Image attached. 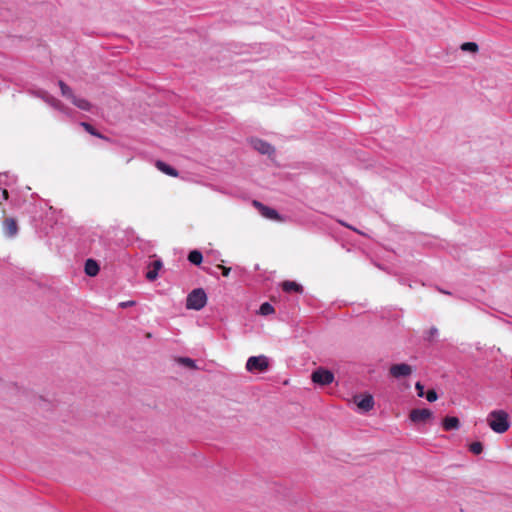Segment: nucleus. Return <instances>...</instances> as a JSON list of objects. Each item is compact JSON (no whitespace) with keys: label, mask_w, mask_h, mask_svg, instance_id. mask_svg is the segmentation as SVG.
<instances>
[{"label":"nucleus","mask_w":512,"mask_h":512,"mask_svg":"<svg viewBox=\"0 0 512 512\" xmlns=\"http://www.w3.org/2000/svg\"><path fill=\"white\" fill-rule=\"evenodd\" d=\"M489 427L496 433L502 434L510 427L508 414L503 410H494L487 416Z\"/></svg>","instance_id":"1"},{"label":"nucleus","mask_w":512,"mask_h":512,"mask_svg":"<svg viewBox=\"0 0 512 512\" xmlns=\"http://www.w3.org/2000/svg\"><path fill=\"white\" fill-rule=\"evenodd\" d=\"M207 303V295L201 288L192 290L186 299L187 309L201 310Z\"/></svg>","instance_id":"2"},{"label":"nucleus","mask_w":512,"mask_h":512,"mask_svg":"<svg viewBox=\"0 0 512 512\" xmlns=\"http://www.w3.org/2000/svg\"><path fill=\"white\" fill-rule=\"evenodd\" d=\"M270 360L265 355L251 356L247 359L246 370L251 373L266 372L269 369Z\"/></svg>","instance_id":"3"},{"label":"nucleus","mask_w":512,"mask_h":512,"mask_svg":"<svg viewBox=\"0 0 512 512\" xmlns=\"http://www.w3.org/2000/svg\"><path fill=\"white\" fill-rule=\"evenodd\" d=\"M59 86H60L62 95L67 97L68 99H70L71 102L76 107H78L79 109L84 110V111H90L92 109V105H91V103L89 101H87L84 98H80V97L75 96L72 93L70 87L67 86L64 82L59 81Z\"/></svg>","instance_id":"4"},{"label":"nucleus","mask_w":512,"mask_h":512,"mask_svg":"<svg viewBox=\"0 0 512 512\" xmlns=\"http://www.w3.org/2000/svg\"><path fill=\"white\" fill-rule=\"evenodd\" d=\"M433 418V412L426 408H417L410 411L409 419L415 423H427Z\"/></svg>","instance_id":"5"},{"label":"nucleus","mask_w":512,"mask_h":512,"mask_svg":"<svg viewBox=\"0 0 512 512\" xmlns=\"http://www.w3.org/2000/svg\"><path fill=\"white\" fill-rule=\"evenodd\" d=\"M312 381L319 385H328L334 381V374L326 369H317L312 373Z\"/></svg>","instance_id":"6"},{"label":"nucleus","mask_w":512,"mask_h":512,"mask_svg":"<svg viewBox=\"0 0 512 512\" xmlns=\"http://www.w3.org/2000/svg\"><path fill=\"white\" fill-rule=\"evenodd\" d=\"M34 94L35 96L41 98L45 103H47L51 107L61 111L62 113H68V110L60 103V101H58L56 98H54L47 92L39 90L36 91Z\"/></svg>","instance_id":"7"},{"label":"nucleus","mask_w":512,"mask_h":512,"mask_svg":"<svg viewBox=\"0 0 512 512\" xmlns=\"http://www.w3.org/2000/svg\"><path fill=\"white\" fill-rule=\"evenodd\" d=\"M390 375L394 378H402L411 375L412 367L406 363L394 364L389 369Z\"/></svg>","instance_id":"8"},{"label":"nucleus","mask_w":512,"mask_h":512,"mask_svg":"<svg viewBox=\"0 0 512 512\" xmlns=\"http://www.w3.org/2000/svg\"><path fill=\"white\" fill-rule=\"evenodd\" d=\"M253 204L255 207L258 208L259 212L261 213V215L264 218H267L270 220H275V221L281 220L279 213L275 209L267 207V206L263 205L262 203H260L259 201H254Z\"/></svg>","instance_id":"9"},{"label":"nucleus","mask_w":512,"mask_h":512,"mask_svg":"<svg viewBox=\"0 0 512 512\" xmlns=\"http://www.w3.org/2000/svg\"><path fill=\"white\" fill-rule=\"evenodd\" d=\"M355 403L358 408L363 412H368L374 407V399L371 395H366L364 397H355Z\"/></svg>","instance_id":"10"},{"label":"nucleus","mask_w":512,"mask_h":512,"mask_svg":"<svg viewBox=\"0 0 512 512\" xmlns=\"http://www.w3.org/2000/svg\"><path fill=\"white\" fill-rule=\"evenodd\" d=\"M251 143L254 149L261 154H271L273 152V147L261 139H253Z\"/></svg>","instance_id":"11"},{"label":"nucleus","mask_w":512,"mask_h":512,"mask_svg":"<svg viewBox=\"0 0 512 512\" xmlns=\"http://www.w3.org/2000/svg\"><path fill=\"white\" fill-rule=\"evenodd\" d=\"M14 178L10 176L8 173H0V189L2 190L3 199H8V191L6 189L7 186L14 182Z\"/></svg>","instance_id":"12"},{"label":"nucleus","mask_w":512,"mask_h":512,"mask_svg":"<svg viewBox=\"0 0 512 512\" xmlns=\"http://www.w3.org/2000/svg\"><path fill=\"white\" fill-rule=\"evenodd\" d=\"M445 431L457 430L460 427V421L457 417L447 416L442 422Z\"/></svg>","instance_id":"13"},{"label":"nucleus","mask_w":512,"mask_h":512,"mask_svg":"<svg viewBox=\"0 0 512 512\" xmlns=\"http://www.w3.org/2000/svg\"><path fill=\"white\" fill-rule=\"evenodd\" d=\"M161 260H155L151 263L149 271L146 273V278L149 281H154L158 277V272L162 268Z\"/></svg>","instance_id":"14"},{"label":"nucleus","mask_w":512,"mask_h":512,"mask_svg":"<svg viewBox=\"0 0 512 512\" xmlns=\"http://www.w3.org/2000/svg\"><path fill=\"white\" fill-rule=\"evenodd\" d=\"M18 228L14 219L9 218L4 221V233L9 237H13L17 234Z\"/></svg>","instance_id":"15"},{"label":"nucleus","mask_w":512,"mask_h":512,"mask_svg":"<svg viewBox=\"0 0 512 512\" xmlns=\"http://www.w3.org/2000/svg\"><path fill=\"white\" fill-rule=\"evenodd\" d=\"M84 270H85V273L88 275V276H96L99 272V265L97 264V262L93 259H88L86 260L85 262V267H84Z\"/></svg>","instance_id":"16"},{"label":"nucleus","mask_w":512,"mask_h":512,"mask_svg":"<svg viewBox=\"0 0 512 512\" xmlns=\"http://www.w3.org/2000/svg\"><path fill=\"white\" fill-rule=\"evenodd\" d=\"M156 167L163 173L169 175V176H177L178 173L176 171V169H174L173 167H171L170 165L166 164L165 162L163 161H157L156 162Z\"/></svg>","instance_id":"17"},{"label":"nucleus","mask_w":512,"mask_h":512,"mask_svg":"<svg viewBox=\"0 0 512 512\" xmlns=\"http://www.w3.org/2000/svg\"><path fill=\"white\" fill-rule=\"evenodd\" d=\"M282 288L285 292H297L301 293L303 291V288L300 284L294 282V281H285L282 284Z\"/></svg>","instance_id":"18"},{"label":"nucleus","mask_w":512,"mask_h":512,"mask_svg":"<svg viewBox=\"0 0 512 512\" xmlns=\"http://www.w3.org/2000/svg\"><path fill=\"white\" fill-rule=\"evenodd\" d=\"M188 260L194 265H200L203 260V256L198 250H193L189 253Z\"/></svg>","instance_id":"19"},{"label":"nucleus","mask_w":512,"mask_h":512,"mask_svg":"<svg viewBox=\"0 0 512 512\" xmlns=\"http://www.w3.org/2000/svg\"><path fill=\"white\" fill-rule=\"evenodd\" d=\"M274 312H275L274 307L268 302L261 304V306L259 308V314H261L263 316L271 315Z\"/></svg>","instance_id":"20"},{"label":"nucleus","mask_w":512,"mask_h":512,"mask_svg":"<svg viewBox=\"0 0 512 512\" xmlns=\"http://www.w3.org/2000/svg\"><path fill=\"white\" fill-rule=\"evenodd\" d=\"M178 362L190 369H195L196 368V363L193 359L191 358H188V357H180L178 359Z\"/></svg>","instance_id":"21"},{"label":"nucleus","mask_w":512,"mask_h":512,"mask_svg":"<svg viewBox=\"0 0 512 512\" xmlns=\"http://www.w3.org/2000/svg\"><path fill=\"white\" fill-rule=\"evenodd\" d=\"M461 49L463 51L476 52L478 50V45L474 42H466L461 45Z\"/></svg>","instance_id":"22"},{"label":"nucleus","mask_w":512,"mask_h":512,"mask_svg":"<svg viewBox=\"0 0 512 512\" xmlns=\"http://www.w3.org/2000/svg\"><path fill=\"white\" fill-rule=\"evenodd\" d=\"M483 450L482 444L480 442H474L470 445V451L474 454H480Z\"/></svg>","instance_id":"23"},{"label":"nucleus","mask_w":512,"mask_h":512,"mask_svg":"<svg viewBox=\"0 0 512 512\" xmlns=\"http://www.w3.org/2000/svg\"><path fill=\"white\" fill-rule=\"evenodd\" d=\"M425 397L429 402H435L438 399V395L435 390H429L425 394Z\"/></svg>","instance_id":"24"},{"label":"nucleus","mask_w":512,"mask_h":512,"mask_svg":"<svg viewBox=\"0 0 512 512\" xmlns=\"http://www.w3.org/2000/svg\"><path fill=\"white\" fill-rule=\"evenodd\" d=\"M81 126H83L85 128V130L87 132H89L90 134L95 135V136H100L98 133H96V131L94 130V128L90 124H88L86 122H82Z\"/></svg>","instance_id":"25"},{"label":"nucleus","mask_w":512,"mask_h":512,"mask_svg":"<svg viewBox=\"0 0 512 512\" xmlns=\"http://www.w3.org/2000/svg\"><path fill=\"white\" fill-rule=\"evenodd\" d=\"M415 388L417 390V396L418 397H424L425 396V392H424V386L421 384V382H417L415 384Z\"/></svg>","instance_id":"26"},{"label":"nucleus","mask_w":512,"mask_h":512,"mask_svg":"<svg viewBox=\"0 0 512 512\" xmlns=\"http://www.w3.org/2000/svg\"><path fill=\"white\" fill-rule=\"evenodd\" d=\"M438 335V330L437 328H431L429 331H428V340L429 341H432L434 340V338Z\"/></svg>","instance_id":"27"},{"label":"nucleus","mask_w":512,"mask_h":512,"mask_svg":"<svg viewBox=\"0 0 512 512\" xmlns=\"http://www.w3.org/2000/svg\"><path fill=\"white\" fill-rule=\"evenodd\" d=\"M134 304H135L134 301H125V302L119 303V307L127 308V307H130V306H133Z\"/></svg>","instance_id":"28"},{"label":"nucleus","mask_w":512,"mask_h":512,"mask_svg":"<svg viewBox=\"0 0 512 512\" xmlns=\"http://www.w3.org/2000/svg\"><path fill=\"white\" fill-rule=\"evenodd\" d=\"M218 267L222 270V274H223V276H226V277H227V276L229 275V273H230V271H231V268H229V267H224V266H221V265H219Z\"/></svg>","instance_id":"29"},{"label":"nucleus","mask_w":512,"mask_h":512,"mask_svg":"<svg viewBox=\"0 0 512 512\" xmlns=\"http://www.w3.org/2000/svg\"><path fill=\"white\" fill-rule=\"evenodd\" d=\"M340 223H341L343 226H346V227H348V228L352 229V227H351V226H349V225H347L345 222H340ZM353 230H355V231H356V229H355V228H353Z\"/></svg>","instance_id":"30"}]
</instances>
